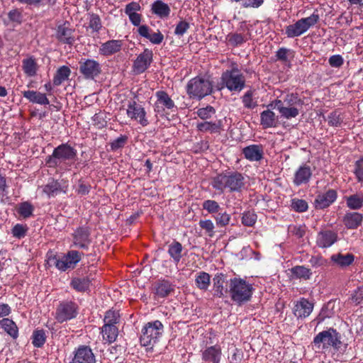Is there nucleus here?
<instances>
[{"instance_id": "de8ad7c7", "label": "nucleus", "mask_w": 363, "mask_h": 363, "mask_svg": "<svg viewBox=\"0 0 363 363\" xmlns=\"http://www.w3.org/2000/svg\"><path fill=\"white\" fill-rule=\"evenodd\" d=\"M291 202V208L296 212L303 213L308 210V203L303 199L295 198Z\"/></svg>"}, {"instance_id": "5fc2aeb1", "label": "nucleus", "mask_w": 363, "mask_h": 363, "mask_svg": "<svg viewBox=\"0 0 363 363\" xmlns=\"http://www.w3.org/2000/svg\"><path fill=\"white\" fill-rule=\"evenodd\" d=\"M120 315L118 311H108L106 313L104 321L106 325H116L118 323Z\"/></svg>"}, {"instance_id": "39448f33", "label": "nucleus", "mask_w": 363, "mask_h": 363, "mask_svg": "<svg viewBox=\"0 0 363 363\" xmlns=\"http://www.w3.org/2000/svg\"><path fill=\"white\" fill-rule=\"evenodd\" d=\"M227 284L230 298L238 305L241 306L250 300L253 293L252 284L240 278L230 279Z\"/></svg>"}, {"instance_id": "09e8293b", "label": "nucleus", "mask_w": 363, "mask_h": 363, "mask_svg": "<svg viewBox=\"0 0 363 363\" xmlns=\"http://www.w3.org/2000/svg\"><path fill=\"white\" fill-rule=\"evenodd\" d=\"M89 27L94 31L98 33L101 27V21L98 14L90 13L89 18Z\"/></svg>"}, {"instance_id": "412c9836", "label": "nucleus", "mask_w": 363, "mask_h": 363, "mask_svg": "<svg viewBox=\"0 0 363 363\" xmlns=\"http://www.w3.org/2000/svg\"><path fill=\"white\" fill-rule=\"evenodd\" d=\"M312 174L311 167L306 163L303 164L294 172L293 183L296 186L306 184L310 182Z\"/></svg>"}, {"instance_id": "6e6d98bb", "label": "nucleus", "mask_w": 363, "mask_h": 363, "mask_svg": "<svg viewBox=\"0 0 363 363\" xmlns=\"http://www.w3.org/2000/svg\"><path fill=\"white\" fill-rule=\"evenodd\" d=\"M28 227L26 225L17 223L13 227L11 233L14 238L21 239L26 235Z\"/></svg>"}, {"instance_id": "bb28decb", "label": "nucleus", "mask_w": 363, "mask_h": 363, "mask_svg": "<svg viewBox=\"0 0 363 363\" xmlns=\"http://www.w3.org/2000/svg\"><path fill=\"white\" fill-rule=\"evenodd\" d=\"M330 261L333 265L341 269H345L353 264L354 261V256L352 253L343 254L342 252H338L331 255Z\"/></svg>"}, {"instance_id": "bf43d9fd", "label": "nucleus", "mask_w": 363, "mask_h": 363, "mask_svg": "<svg viewBox=\"0 0 363 363\" xmlns=\"http://www.w3.org/2000/svg\"><path fill=\"white\" fill-rule=\"evenodd\" d=\"M242 101L245 108L253 109L257 106V103L252 98V91H247L242 97Z\"/></svg>"}, {"instance_id": "c03bdc74", "label": "nucleus", "mask_w": 363, "mask_h": 363, "mask_svg": "<svg viewBox=\"0 0 363 363\" xmlns=\"http://www.w3.org/2000/svg\"><path fill=\"white\" fill-rule=\"evenodd\" d=\"M348 208L352 210L359 209L363 206V195L355 194L346 198Z\"/></svg>"}, {"instance_id": "4d7b16f0", "label": "nucleus", "mask_w": 363, "mask_h": 363, "mask_svg": "<svg viewBox=\"0 0 363 363\" xmlns=\"http://www.w3.org/2000/svg\"><path fill=\"white\" fill-rule=\"evenodd\" d=\"M334 305L335 303L333 301H329L323 307L319 315L321 320H324L326 318H330L334 315Z\"/></svg>"}, {"instance_id": "13d9d810", "label": "nucleus", "mask_w": 363, "mask_h": 363, "mask_svg": "<svg viewBox=\"0 0 363 363\" xmlns=\"http://www.w3.org/2000/svg\"><path fill=\"white\" fill-rule=\"evenodd\" d=\"M128 137L125 135H121L110 143L111 150L116 151L118 149L123 148L127 143Z\"/></svg>"}, {"instance_id": "c9c22d12", "label": "nucleus", "mask_w": 363, "mask_h": 363, "mask_svg": "<svg viewBox=\"0 0 363 363\" xmlns=\"http://www.w3.org/2000/svg\"><path fill=\"white\" fill-rule=\"evenodd\" d=\"M91 280L89 277H74L70 286L78 292H85L89 290Z\"/></svg>"}, {"instance_id": "79ce46f5", "label": "nucleus", "mask_w": 363, "mask_h": 363, "mask_svg": "<svg viewBox=\"0 0 363 363\" xmlns=\"http://www.w3.org/2000/svg\"><path fill=\"white\" fill-rule=\"evenodd\" d=\"M293 277L296 279H302L308 280L312 276V272L310 269L301 265L295 266L291 269Z\"/></svg>"}, {"instance_id": "69168bd1", "label": "nucleus", "mask_w": 363, "mask_h": 363, "mask_svg": "<svg viewBox=\"0 0 363 363\" xmlns=\"http://www.w3.org/2000/svg\"><path fill=\"white\" fill-rule=\"evenodd\" d=\"M228 41L233 46H238L242 44L245 39L240 33H233L228 35Z\"/></svg>"}, {"instance_id": "4be33fe9", "label": "nucleus", "mask_w": 363, "mask_h": 363, "mask_svg": "<svg viewBox=\"0 0 363 363\" xmlns=\"http://www.w3.org/2000/svg\"><path fill=\"white\" fill-rule=\"evenodd\" d=\"M313 303L305 298H301L296 302L294 307V314L297 318H305L312 313Z\"/></svg>"}, {"instance_id": "f704fd0d", "label": "nucleus", "mask_w": 363, "mask_h": 363, "mask_svg": "<svg viewBox=\"0 0 363 363\" xmlns=\"http://www.w3.org/2000/svg\"><path fill=\"white\" fill-rule=\"evenodd\" d=\"M183 246L176 240H174L168 245L167 253L173 262L177 265L182 257Z\"/></svg>"}, {"instance_id": "864d4df0", "label": "nucleus", "mask_w": 363, "mask_h": 363, "mask_svg": "<svg viewBox=\"0 0 363 363\" xmlns=\"http://www.w3.org/2000/svg\"><path fill=\"white\" fill-rule=\"evenodd\" d=\"M216 110L211 106H206L203 108H200L196 111V114L202 120H206L211 118V116L215 114Z\"/></svg>"}, {"instance_id": "2f4dec72", "label": "nucleus", "mask_w": 363, "mask_h": 363, "mask_svg": "<svg viewBox=\"0 0 363 363\" xmlns=\"http://www.w3.org/2000/svg\"><path fill=\"white\" fill-rule=\"evenodd\" d=\"M151 12L160 18H166L169 16L171 9L167 4L162 0H157L151 5Z\"/></svg>"}, {"instance_id": "a211bd4d", "label": "nucleus", "mask_w": 363, "mask_h": 363, "mask_svg": "<svg viewBox=\"0 0 363 363\" xmlns=\"http://www.w3.org/2000/svg\"><path fill=\"white\" fill-rule=\"evenodd\" d=\"M67 21L57 26L56 28V38L64 44L72 45L75 41L74 36V30L70 28Z\"/></svg>"}, {"instance_id": "ea45409f", "label": "nucleus", "mask_w": 363, "mask_h": 363, "mask_svg": "<svg viewBox=\"0 0 363 363\" xmlns=\"http://www.w3.org/2000/svg\"><path fill=\"white\" fill-rule=\"evenodd\" d=\"M196 128L201 132H210L211 133H216L220 132L221 128V122H201L197 123Z\"/></svg>"}, {"instance_id": "49530a36", "label": "nucleus", "mask_w": 363, "mask_h": 363, "mask_svg": "<svg viewBox=\"0 0 363 363\" xmlns=\"http://www.w3.org/2000/svg\"><path fill=\"white\" fill-rule=\"evenodd\" d=\"M46 341L45 333L43 330H34L32 335V343L35 347H41Z\"/></svg>"}, {"instance_id": "1a4fd4ad", "label": "nucleus", "mask_w": 363, "mask_h": 363, "mask_svg": "<svg viewBox=\"0 0 363 363\" xmlns=\"http://www.w3.org/2000/svg\"><path fill=\"white\" fill-rule=\"evenodd\" d=\"M213 85L210 80L201 77L191 79L186 85L187 94L191 99H201L212 93Z\"/></svg>"}, {"instance_id": "f3484780", "label": "nucleus", "mask_w": 363, "mask_h": 363, "mask_svg": "<svg viewBox=\"0 0 363 363\" xmlns=\"http://www.w3.org/2000/svg\"><path fill=\"white\" fill-rule=\"evenodd\" d=\"M152 51L146 48L140 53L133 62V71L140 74L148 69L152 61Z\"/></svg>"}, {"instance_id": "423d86ee", "label": "nucleus", "mask_w": 363, "mask_h": 363, "mask_svg": "<svg viewBox=\"0 0 363 363\" xmlns=\"http://www.w3.org/2000/svg\"><path fill=\"white\" fill-rule=\"evenodd\" d=\"M84 254L77 250H69L66 254L50 255L48 258V264L55 266L57 269L65 272L73 269L82 259Z\"/></svg>"}, {"instance_id": "2eb2a0df", "label": "nucleus", "mask_w": 363, "mask_h": 363, "mask_svg": "<svg viewBox=\"0 0 363 363\" xmlns=\"http://www.w3.org/2000/svg\"><path fill=\"white\" fill-rule=\"evenodd\" d=\"M126 114L130 119L137 121L143 126H146L149 123L145 108L135 101H128Z\"/></svg>"}, {"instance_id": "473e14b6", "label": "nucleus", "mask_w": 363, "mask_h": 363, "mask_svg": "<svg viewBox=\"0 0 363 363\" xmlns=\"http://www.w3.org/2000/svg\"><path fill=\"white\" fill-rule=\"evenodd\" d=\"M225 282V275L223 273L216 274L213 279V289L214 296L222 298L225 293L228 292V288L224 290L223 284Z\"/></svg>"}, {"instance_id": "ddd939ff", "label": "nucleus", "mask_w": 363, "mask_h": 363, "mask_svg": "<svg viewBox=\"0 0 363 363\" xmlns=\"http://www.w3.org/2000/svg\"><path fill=\"white\" fill-rule=\"evenodd\" d=\"M90 229L86 226L77 228L72 233V245L75 247L88 250L91 240Z\"/></svg>"}, {"instance_id": "a18cd8bd", "label": "nucleus", "mask_w": 363, "mask_h": 363, "mask_svg": "<svg viewBox=\"0 0 363 363\" xmlns=\"http://www.w3.org/2000/svg\"><path fill=\"white\" fill-rule=\"evenodd\" d=\"M16 211L20 216L28 218L33 215L34 207L30 203L24 201L18 204Z\"/></svg>"}, {"instance_id": "052dcab7", "label": "nucleus", "mask_w": 363, "mask_h": 363, "mask_svg": "<svg viewBox=\"0 0 363 363\" xmlns=\"http://www.w3.org/2000/svg\"><path fill=\"white\" fill-rule=\"evenodd\" d=\"M257 215L251 211L243 213L242 217V223L246 226H252L256 223Z\"/></svg>"}, {"instance_id": "cd10ccee", "label": "nucleus", "mask_w": 363, "mask_h": 363, "mask_svg": "<svg viewBox=\"0 0 363 363\" xmlns=\"http://www.w3.org/2000/svg\"><path fill=\"white\" fill-rule=\"evenodd\" d=\"M123 46L122 40H110L101 44L99 48V54L110 56L121 51Z\"/></svg>"}, {"instance_id": "393cba45", "label": "nucleus", "mask_w": 363, "mask_h": 363, "mask_svg": "<svg viewBox=\"0 0 363 363\" xmlns=\"http://www.w3.org/2000/svg\"><path fill=\"white\" fill-rule=\"evenodd\" d=\"M174 291V286L167 280H159L155 282L152 291L157 298H165Z\"/></svg>"}, {"instance_id": "5701e85b", "label": "nucleus", "mask_w": 363, "mask_h": 363, "mask_svg": "<svg viewBox=\"0 0 363 363\" xmlns=\"http://www.w3.org/2000/svg\"><path fill=\"white\" fill-rule=\"evenodd\" d=\"M337 191L334 189H329L324 194H318L315 201V208L323 209L330 206L337 199Z\"/></svg>"}, {"instance_id": "72a5a7b5", "label": "nucleus", "mask_w": 363, "mask_h": 363, "mask_svg": "<svg viewBox=\"0 0 363 363\" xmlns=\"http://www.w3.org/2000/svg\"><path fill=\"white\" fill-rule=\"evenodd\" d=\"M362 214L357 212H350L345 215L343 222L347 228L356 229L362 224Z\"/></svg>"}, {"instance_id": "774afa93", "label": "nucleus", "mask_w": 363, "mask_h": 363, "mask_svg": "<svg viewBox=\"0 0 363 363\" xmlns=\"http://www.w3.org/2000/svg\"><path fill=\"white\" fill-rule=\"evenodd\" d=\"M328 63L332 67L340 68L343 65L344 60L340 55H334L329 57Z\"/></svg>"}, {"instance_id": "6ab92c4d", "label": "nucleus", "mask_w": 363, "mask_h": 363, "mask_svg": "<svg viewBox=\"0 0 363 363\" xmlns=\"http://www.w3.org/2000/svg\"><path fill=\"white\" fill-rule=\"evenodd\" d=\"M68 188V182L66 180L60 181L51 179L43 188V191L48 197H55L60 193H66Z\"/></svg>"}, {"instance_id": "0eeeda50", "label": "nucleus", "mask_w": 363, "mask_h": 363, "mask_svg": "<svg viewBox=\"0 0 363 363\" xmlns=\"http://www.w3.org/2000/svg\"><path fill=\"white\" fill-rule=\"evenodd\" d=\"M220 81L221 86L218 89L227 88L232 92L241 91L245 85V76L237 67L224 72L221 75Z\"/></svg>"}, {"instance_id": "3c124183", "label": "nucleus", "mask_w": 363, "mask_h": 363, "mask_svg": "<svg viewBox=\"0 0 363 363\" xmlns=\"http://www.w3.org/2000/svg\"><path fill=\"white\" fill-rule=\"evenodd\" d=\"M214 218L216 222V225L219 227H225L230 223L231 216L230 214L227 213L226 211L224 212H218L215 216Z\"/></svg>"}, {"instance_id": "a878e982", "label": "nucleus", "mask_w": 363, "mask_h": 363, "mask_svg": "<svg viewBox=\"0 0 363 363\" xmlns=\"http://www.w3.org/2000/svg\"><path fill=\"white\" fill-rule=\"evenodd\" d=\"M242 154L250 162H259L263 158L264 149L261 145H250L242 149Z\"/></svg>"}, {"instance_id": "603ef678", "label": "nucleus", "mask_w": 363, "mask_h": 363, "mask_svg": "<svg viewBox=\"0 0 363 363\" xmlns=\"http://www.w3.org/2000/svg\"><path fill=\"white\" fill-rule=\"evenodd\" d=\"M202 207L209 213H218L221 209L218 203L214 200H206L202 203Z\"/></svg>"}, {"instance_id": "37998d69", "label": "nucleus", "mask_w": 363, "mask_h": 363, "mask_svg": "<svg viewBox=\"0 0 363 363\" xmlns=\"http://www.w3.org/2000/svg\"><path fill=\"white\" fill-rule=\"evenodd\" d=\"M22 68L28 77H34L37 73L38 65L33 58L24 59L22 62Z\"/></svg>"}, {"instance_id": "dca6fc26", "label": "nucleus", "mask_w": 363, "mask_h": 363, "mask_svg": "<svg viewBox=\"0 0 363 363\" xmlns=\"http://www.w3.org/2000/svg\"><path fill=\"white\" fill-rule=\"evenodd\" d=\"M156 101L154 104V111L160 116L164 115L166 109L172 110L176 108L174 102L164 91H157L155 93Z\"/></svg>"}, {"instance_id": "20e7f679", "label": "nucleus", "mask_w": 363, "mask_h": 363, "mask_svg": "<svg viewBox=\"0 0 363 363\" xmlns=\"http://www.w3.org/2000/svg\"><path fill=\"white\" fill-rule=\"evenodd\" d=\"M340 333L330 328L318 333L313 338V345L315 350L325 352L330 348L335 351L342 350V342Z\"/></svg>"}, {"instance_id": "4c0bfd02", "label": "nucleus", "mask_w": 363, "mask_h": 363, "mask_svg": "<svg viewBox=\"0 0 363 363\" xmlns=\"http://www.w3.org/2000/svg\"><path fill=\"white\" fill-rule=\"evenodd\" d=\"M0 325L4 331L13 339L18 336V329L16 324L11 319L3 318L0 321Z\"/></svg>"}, {"instance_id": "7c9ffc66", "label": "nucleus", "mask_w": 363, "mask_h": 363, "mask_svg": "<svg viewBox=\"0 0 363 363\" xmlns=\"http://www.w3.org/2000/svg\"><path fill=\"white\" fill-rule=\"evenodd\" d=\"M22 94L24 98L31 103L40 105H48L50 104V101L45 94L37 91L28 90L23 91Z\"/></svg>"}, {"instance_id": "338daca9", "label": "nucleus", "mask_w": 363, "mask_h": 363, "mask_svg": "<svg viewBox=\"0 0 363 363\" xmlns=\"http://www.w3.org/2000/svg\"><path fill=\"white\" fill-rule=\"evenodd\" d=\"M309 263L313 267L317 268L320 267L326 266L328 264L327 259H324L322 256H312L309 259Z\"/></svg>"}, {"instance_id": "4468645a", "label": "nucleus", "mask_w": 363, "mask_h": 363, "mask_svg": "<svg viewBox=\"0 0 363 363\" xmlns=\"http://www.w3.org/2000/svg\"><path fill=\"white\" fill-rule=\"evenodd\" d=\"M96 357L92 350L86 345H80L72 352L70 363H96Z\"/></svg>"}, {"instance_id": "0e129e2a", "label": "nucleus", "mask_w": 363, "mask_h": 363, "mask_svg": "<svg viewBox=\"0 0 363 363\" xmlns=\"http://www.w3.org/2000/svg\"><path fill=\"white\" fill-rule=\"evenodd\" d=\"M189 23L185 21H180L176 26L174 34L177 36H182L189 28Z\"/></svg>"}, {"instance_id": "e433bc0d", "label": "nucleus", "mask_w": 363, "mask_h": 363, "mask_svg": "<svg viewBox=\"0 0 363 363\" xmlns=\"http://www.w3.org/2000/svg\"><path fill=\"white\" fill-rule=\"evenodd\" d=\"M103 339L108 342H113L118 337V330L116 325H106L101 328Z\"/></svg>"}, {"instance_id": "9b49d317", "label": "nucleus", "mask_w": 363, "mask_h": 363, "mask_svg": "<svg viewBox=\"0 0 363 363\" xmlns=\"http://www.w3.org/2000/svg\"><path fill=\"white\" fill-rule=\"evenodd\" d=\"M78 314V306L72 301H65L59 303L56 308L55 319L58 323L72 320Z\"/></svg>"}, {"instance_id": "58836bf2", "label": "nucleus", "mask_w": 363, "mask_h": 363, "mask_svg": "<svg viewBox=\"0 0 363 363\" xmlns=\"http://www.w3.org/2000/svg\"><path fill=\"white\" fill-rule=\"evenodd\" d=\"M196 286L201 290L207 291L211 284V276L205 272H199L195 277Z\"/></svg>"}, {"instance_id": "e2e57ef3", "label": "nucleus", "mask_w": 363, "mask_h": 363, "mask_svg": "<svg viewBox=\"0 0 363 363\" xmlns=\"http://www.w3.org/2000/svg\"><path fill=\"white\" fill-rule=\"evenodd\" d=\"M199 226L206 230L208 236L212 237L214 235V224L211 220H201Z\"/></svg>"}, {"instance_id": "c756f323", "label": "nucleus", "mask_w": 363, "mask_h": 363, "mask_svg": "<svg viewBox=\"0 0 363 363\" xmlns=\"http://www.w3.org/2000/svg\"><path fill=\"white\" fill-rule=\"evenodd\" d=\"M260 125L264 129L276 128L278 125V116L270 109L260 113Z\"/></svg>"}, {"instance_id": "8fccbe9b", "label": "nucleus", "mask_w": 363, "mask_h": 363, "mask_svg": "<svg viewBox=\"0 0 363 363\" xmlns=\"http://www.w3.org/2000/svg\"><path fill=\"white\" fill-rule=\"evenodd\" d=\"M343 121L341 113L338 111L331 112L328 116V123L330 126L338 127Z\"/></svg>"}, {"instance_id": "6e6552de", "label": "nucleus", "mask_w": 363, "mask_h": 363, "mask_svg": "<svg viewBox=\"0 0 363 363\" xmlns=\"http://www.w3.org/2000/svg\"><path fill=\"white\" fill-rule=\"evenodd\" d=\"M163 333L164 325L160 320L148 322L141 330V345L152 348L160 340Z\"/></svg>"}, {"instance_id": "a19ab883", "label": "nucleus", "mask_w": 363, "mask_h": 363, "mask_svg": "<svg viewBox=\"0 0 363 363\" xmlns=\"http://www.w3.org/2000/svg\"><path fill=\"white\" fill-rule=\"evenodd\" d=\"M71 70L67 66H62L57 69L53 78V84L60 86L62 82L67 80L70 76Z\"/></svg>"}, {"instance_id": "f8f14e48", "label": "nucleus", "mask_w": 363, "mask_h": 363, "mask_svg": "<svg viewBox=\"0 0 363 363\" xmlns=\"http://www.w3.org/2000/svg\"><path fill=\"white\" fill-rule=\"evenodd\" d=\"M79 72L86 79H94L101 72V65L92 59H82L79 62Z\"/></svg>"}, {"instance_id": "680f3d73", "label": "nucleus", "mask_w": 363, "mask_h": 363, "mask_svg": "<svg viewBox=\"0 0 363 363\" xmlns=\"http://www.w3.org/2000/svg\"><path fill=\"white\" fill-rule=\"evenodd\" d=\"M8 18L10 21L21 24L23 21V14L19 9H14L8 13Z\"/></svg>"}, {"instance_id": "aec40b11", "label": "nucleus", "mask_w": 363, "mask_h": 363, "mask_svg": "<svg viewBox=\"0 0 363 363\" xmlns=\"http://www.w3.org/2000/svg\"><path fill=\"white\" fill-rule=\"evenodd\" d=\"M338 240V235L331 230H320L316 236V245L320 248H328Z\"/></svg>"}, {"instance_id": "f257e3e1", "label": "nucleus", "mask_w": 363, "mask_h": 363, "mask_svg": "<svg viewBox=\"0 0 363 363\" xmlns=\"http://www.w3.org/2000/svg\"><path fill=\"white\" fill-rule=\"evenodd\" d=\"M77 159V150L67 143L56 147L52 155L46 160V164L50 168H59L62 170H70L72 165Z\"/></svg>"}, {"instance_id": "7ed1b4c3", "label": "nucleus", "mask_w": 363, "mask_h": 363, "mask_svg": "<svg viewBox=\"0 0 363 363\" xmlns=\"http://www.w3.org/2000/svg\"><path fill=\"white\" fill-rule=\"evenodd\" d=\"M245 177L238 172L219 174L212 179L211 182L213 189L220 192H239L245 186Z\"/></svg>"}, {"instance_id": "b1692460", "label": "nucleus", "mask_w": 363, "mask_h": 363, "mask_svg": "<svg viewBox=\"0 0 363 363\" xmlns=\"http://www.w3.org/2000/svg\"><path fill=\"white\" fill-rule=\"evenodd\" d=\"M221 357V348L218 345L207 347L201 351V359L206 363H220Z\"/></svg>"}, {"instance_id": "9d476101", "label": "nucleus", "mask_w": 363, "mask_h": 363, "mask_svg": "<svg viewBox=\"0 0 363 363\" xmlns=\"http://www.w3.org/2000/svg\"><path fill=\"white\" fill-rule=\"evenodd\" d=\"M319 20L320 16L318 13L313 12L310 16L302 18L295 23L286 26L285 33L288 38L298 37L314 26Z\"/></svg>"}, {"instance_id": "c85d7f7f", "label": "nucleus", "mask_w": 363, "mask_h": 363, "mask_svg": "<svg viewBox=\"0 0 363 363\" xmlns=\"http://www.w3.org/2000/svg\"><path fill=\"white\" fill-rule=\"evenodd\" d=\"M138 32L140 35L148 39L152 43L155 45L160 44L164 40V35L160 31L152 32L151 29L146 25L140 26L138 29Z\"/></svg>"}, {"instance_id": "f03ea898", "label": "nucleus", "mask_w": 363, "mask_h": 363, "mask_svg": "<svg viewBox=\"0 0 363 363\" xmlns=\"http://www.w3.org/2000/svg\"><path fill=\"white\" fill-rule=\"evenodd\" d=\"M303 104V100L297 94L291 93L284 96L281 99L274 100L268 105V107L277 109L281 118L290 120L299 115L300 108H302Z\"/></svg>"}]
</instances>
